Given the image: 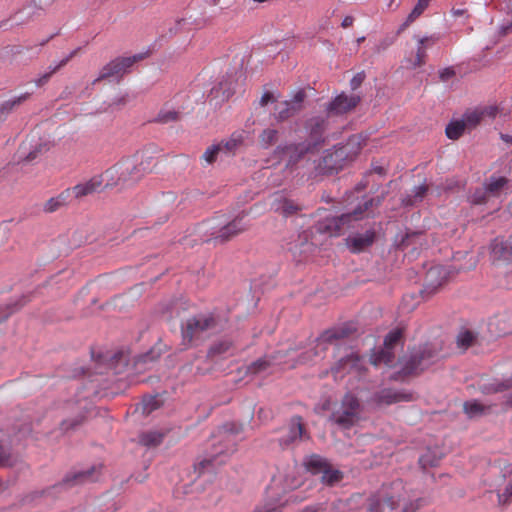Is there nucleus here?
I'll return each mask as SVG.
<instances>
[{
  "instance_id": "1",
  "label": "nucleus",
  "mask_w": 512,
  "mask_h": 512,
  "mask_svg": "<svg viewBox=\"0 0 512 512\" xmlns=\"http://www.w3.org/2000/svg\"><path fill=\"white\" fill-rule=\"evenodd\" d=\"M306 129L309 134L307 143L277 147L276 153L281 160H286V166L295 165L306 153H309L314 147L324 141L326 120L322 116L312 117L308 120Z\"/></svg>"
},
{
  "instance_id": "2",
  "label": "nucleus",
  "mask_w": 512,
  "mask_h": 512,
  "mask_svg": "<svg viewBox=\"0 0 512 512\" xmlns=\"http://www.w3.org/2000/svg\"><path fill=\"white\" fill-rule=\"evenodd\" d=\"M362 140L360 135H353L345 145L334 150H326L316 166L317 172L326 174L341 169L346 160L352 159L359 153Z\"/></svg>"
},
{
  "instance_id": "3",
  "label": "nucleus",
  "mask_w": 512,
  "mask_h": 512,
  "mask_svg": "<svg viewBox=\"0 0 512 512\" xmlns=\"http://www.w3.org/2000/svg\"><path fill=\"white\" fill-rule=\"evenodd\" d=\"M215 327V320L208 315H198L187 319L182 325V341L188 346L206 337L208 331Z\"/></svg>"
},
{
  "instance_id": "4",
  "label": "nucleus",
  "mask_w": 512,
  "mask_h": 512,
  "mask_svg": "<svg viewBox=\"0 0 512 512\" xmlns=\"http://www.w3.org/2000/svg\"><path fill=\"white\" fill-rule=\"evenodd\" d=\"M360 403L357 397L346 394L339 407L334 408L330 419L342 427H350L359 420Z\"/></svg>"
},
{
  "instance_id": "5",
  "label": "nucleus",
  "mask_w": 512,
  "mask_h": 512,
  "mask_svg": "<svg viewBox=\"0 0 512 512\" xmlns=\"http://www.w3.org/2000/svg\"><path fill=\"white\" fill-rule=\"evenodd\" d=\"M508 180L503 176H491L482 188H478L471 195L473 204H485L494 198H501L507 194Z\"/></svg>"
},
{
  "instance_id": "6",
  "label": "nucleus",
  "mask_w": 512,
  "mask_h": 512,
  "mask_svg": "<svg viewBox=\"0 0 512 512\" xmlns=\"http://www.w3.org/2000/svg\"><path fill=\"white\" fill-rule=\"evenodd\" d=\"M305 466L308 471L314 475H320V479L327 485H335L341 481L342 472L335 469L324 458L313 455L305 461Z\"/></svg>"
},
{
  "instance_id": "7",
  "label": "nucleus",
  "mask_w": 512,
  "mask_h": 512,
  "mask_svg": "<svg viewBox=\"0 0 512 512\" xmlns=\"http://www.w3.org/2000/svg\"><path fill=\"white\" fill-rule=\"evenodd\" d=\"M373 204V200L366 201L364 208L359 207L353 213L343 214L340 217L327 218L324 222L319 223L317 229L321 233H327L329 236H337L341 233L346 224L361 218L363 212Z\"/></svg>"
},
{
  "instance_id": "8",
  "label": "nucleus",
  "mask_w": 512,
  "mask_h": 512,
  "mask_svg": "<svg viewBox=\"0 0 512 512\" xmlns=\"http://www.w3.org/2000/svg\"><path fill=\"white\" fill-rule=\"evenodd\" d=\"M490 261L495 267L512 269V241L495 238L490 244Z\"/></svg>"
},
{
  "instance_id": "9",
  "label": "nucleus",
  "mask_w": 512,
  "mask_h": 512,
  "mask_svg": "<svg viewBox=\"0 0 512 512\" xmlns=\"http://www.w3.org/2000/svg\"><path fill=\"white\" fill-rule=\"evenodd\" d=\"M140 59V55H135L132 57H122L112 60L100 70L98 77L94 80V83L102 79L114 80L121 78L129 71L132 65Z\"/></svg>"
},
{
  "instance_id": "10",
  "label": "nucleus",
  "mask_w": 512,
  "mask_h": 512,
  "mask_svg": "<svg viewBox=\"0 0 512 512\" xmlns=\"http://www.w3.org/2000/svg\"><path fill=\"white\" fill-rule=\"evenodd\" d=\"M247 228V224L243 222V216H237L228 223H211L210 224V236L221 242L228 241L232 237L243 232Z\"/></svg>"
},
{
  "instance_id": "11",
  "label": "nucleus",
  "mask_w": 512,
  "mask_h": 512,
  "mask_svg": "<svg viewBox=\"0 0 512 512\" xmlns=\"http://www.w3.org/2000/svg\"><path fill=\"white\" fill-rule=\"evenodd\" d=\"M119 165L125 188L137 183L149 169L148 162L141 161L138 163L136 159L130 158L119 161Z\"/></svg>"
},
{
  "instance_id": "12",
  "label": "nucleus",
  "mask_w": 512,
  "mask_h": 512,
  "mask_svg": "<svg viewBox=\"0 0 512 512\" xmlns=\"http://www.w3.org/2000/svg\"><path fill=\"white\" fill-rule=\"evenodd\" d=\"M51 147V142L38 136L33 132L29 138L22 144L19 150V158L27 162L35 160L39 155L47 152Z\"/></svg>"
},
{
  "instance_id": "13",
  "label": "nucleus",
  "mask_w": 512,
  "mask_h": 512,
  "mask_svg": "<svg viewBox=\"0 0 512 512\" xmlns=\"http://www.w3.org/2000/svg\"><path fill=\"white\" fill-rule=\"evenodd\" d=\"M297 499L298 496L295 495H281L278 484L274 482L267 490L263 505L255 512H278L286 504Z\"/></svg>"
},
{
  "instance_id": "14",
  "label": "nucleus",
  "mask_w": 512,
  "mask_h": 512,
  "mask_svg": "<svg viewBox=\"0 0 512 512\" xmlns=\"http://www.w3.org/2000/svg\"><path fill=\"white\" fill-rule=\"evenodd\" d=\"M226 441L229 445L225 451L222 449H215L212 455L204 458L195 466V471L199 476L204 474L206 471L210 472L215 466L224 463L225 456L235 451V443L230 439L229 435L227 436Z\"/></svg>"
},
{
  "instance_id": "15",
  "label": "nucleus",
  "mask_w": 512,
  "mask_h": 512,
  "mask_svg": "<svg viewBox=\"0 0 512 512\" xmlns=\"http://www.w3.org/2000/svg\"><path fill=\"white\" fill-rule=\"evenodd\" d=\"M401 339V331L400 330H393L391 331L384 340V348L381 349L378 352H375L371 356V363L375 366L380 365L381 363H384L386 365H391L394 353L393 348L394 346L399 343Z\"/></svg>"
},
{
  "instance_id": "16",
  "label": "nucleus",
  "mask_w": 512,
  "mask_h": 512,
  "mask_svg": "<svg viewBox=\"0 0 512 512\" xmlns=\"http://www.w3.org/2000/svg\"><path fill=\"white\" fill-rule=\"evenodd\" d=\"M490 487L491 492H496L500 504H505L512 498V464L493 480Z\"/></svg>"
},
{
  "instance_id": "17",
  "label": "nucleus",
  "mask_w": 512,
  "mask_h": 512,
  "mask_svg": "<svg viewBox=\"0 0 512 512\" xmlns=\"http://www.w3.org/2000/svg\"><path fill=\"white\" fill-rule=\"evenodd\" d=\"M304 98L305 93L299 91L290 101L278 103L275 108L276 118L283 121L300 112L303 108Z\"/></svg>"
},
{
  "instance_id": "18",
  "label": "nucleus",
  "mask_w": 512,
  "mask_h": 512,
  "mask_svg": "<svg viewBox=\"0 0 512 512\" xmlns=\"http://www.w3.org/2000/svg\"><path fill=\"white\" fill-rule=\"evenodd\" d=\"M363 369V361L358 355L351 353L345 358L340 359L338 364L332 368V374L335 379L342 377L343 374L360 375Z\"/></svg>"
},
{
  "instance_id": "19",
  "label": "nucleus",
  "mask_w": 512,
  "mask_h": 512,
  "mask_svg": "<svg viewBox=\"0 0 512 512\" xmlns=\"http://www.w3.org/2000/svg\"><path fill=\"white\" fill-rule=\"evenodd\" d=\"M448 270L441 265L431 267L425 278V287L423 293L428 295L433 294L448 278Z\"/></svg>"
},
{
  "instance_id": "20",
  "label": "nucleus",
  "mask_w": 512,
  "mask_h": 512,
  "mask_svg": "<svg viewBox=\"0 0 512 512\" xmlns=\"http://www.w3.org/2000/svg\"><path fill=\"white\" fill-rule=\"evenodd\" d=\"M103 188V178L101 176H93L88 181L79 183L67 190L70 192L71 200L79 199L95 192H99Z\"/></svg>"
},
{
  "instance_id": "21",
  "label": "nucleus",
  "mask_w": 512,
  "mask_h": 512,
  "mask_svg": "<svg viewBox=\"0 0 512 512\" xmlns=\"http://www.w3.org/2000/svg\"><path fill=\"white\" fill-rule=\"evenodd\" d=\"M359 101L360 98L356 95L348 96L346 94H340L329 104L327 108L328 114H344L353 109Z\"/></svg>"
},
{
  "instance_id": "22",
  "label": "nucleus",
  "mask_w": 512,
  "mask_h": 512,
  "mask_svg": "<svg viewBox=\"0 0 512 512\" xmlns=\"http://www.w3.org/2000/svg\"><path fill=\"white\" fill-rule=\"evenodd\" d=\"M440 39L439 35L433 34L417 39V51L413 59H409L410 67L416 68L425 63L426 51L435 45Z\"/></svg>"
},
{
  "instance_id": "23",
  "label": "nucleus",
  "mask_w": 512,
  "mask_h": 512,
  "mask_svg": "<svg viewBox=\"0 0 512 512\" xmlns=\"http://www.w3.org/2000/svg\"><path fill=\"white\" fill-rule=\"evenodd\" d=\"M498 113V108L495 106L486 107L483 109L468 110L462 119L468 130L475 128L485 116L495 117Z\"/></svg>"
},
{
  "instance_id": "24",
  "label": "nucleus",
  "mask_w": 512,
  "mask_h": 512,
  "mask_svg": "<svg viewBox=\"0 0 512 512\" xmlns=\"http://www.w3.org/2000/svg\"><path fill=\"white\" fill-rule=\"evenodd\" d=\"M374 238L375 232L373 230H367L364 233L350 235L346 239V243L352 252L358 253L369 247L373 243Z\"/></svg>"
},
{
  "instance_id": "25",
  "label": "nucleus",
  "mask_w": 512,
  "mask_h": 512,
  "mask_svg": "<svg viewBox=\"0 0 512 512\" xmlns=\"http://www.w3.org/2000/svg\"><path fill=\"white\" fill-rule=\"evenodd\" d=\"M434 358H436V355L427 350L414 354L409 363L404 367V371L405 373H414L419 370H424L434 362Z\"/></svg>"
},
{
  "instance_id": "26",
  "label": "nucleus",
  "mask_w": 512,
  "mask_h": 512,
  "mask_svg": "<svg viewBox=\"0 0 512 512\" xmlns=\"http://www.w3.org/2000/svg\"><path fill=\"white\" fill-rule=\"evenodd\" d=\"M100 468L101 466H93L90 469L75 472L72 476H67L64 482L66 485H73L95 481L100 474Z\"/></svg>"
},
{
  "instance_id": "27",
  "label": "nucleus",
  "mask_w": 512,
  "mask_h": 512,
  "mask_svg": "<svg viewBox=\"0 0 512 512\" xmlns=\"http://www.w3.org/2000/svg\"><path fill=\"white\" fill-rule=\"evenodd\" d=\"M103 178V187L105 188H114L120 187L125 188L124 183L122 182L121 169L119 162L114 166L108 168L102 175Z\"/></svg>"
},
{
  "instance_id": "28",
  "label": "nucleus",
  "mask_w": 512,
  "mask_h": 512,
  "mask_svg": "<svg viewBox=\"0 0 512 512\" xmlns=\"http://www.w3.org/2000/svg\"><path fill=\"white\" fill-rule=\"evenodd\" d=\"M408 399V395L390 389H384L374 396L377 405H390Z\"/></svg>"
},
{
  "instance_id": "29",
  "label": "nucleus",
  "mask_w": 512,
  "mask_h": 512,
  "mask_svg": "<svg viewBox=\"0 0 512 512\" xmlns=\"http://www.w3.org/2000/svg\"><path fill=\"white\" fill-rule=\"evenodd\" d=\"M79 49H75L73 51H71L66 57H64L62 60H60L59 62L55 63V64H52L48 67V71L41 74L37 79H35V84L37 86H42L44 85L45 83L48 82V80L50 79V77L55 73L57 72L59 69H61L62 67H64L77 53H78Z\"/></svg>"
},
{
  "instance_id": "30",
  "label": "nucleus",
  "mask_w": 512,
  "mask_h": 512,
  "mask_svg": "<svg viewBox=\"0 0 512 512\" xmlns=\"http://www.w3.org/2000/svg\"><path fill=\"white\" fill-rule=\"evenodd\" d=\"M272 207L276 212L285 217L293 215L299 210V206L296 203L281 196L274 199Z\"/></svg>"
},
{
  "instance_id": "31",
  "label": "nucleus",
  "mask_w": 512,
  "mask_h": 512,
  "mask_svg": "<svg viewBox=\"0 0 512 512\" xmlns=\"http://www.w3.org/2000/svg\"><path fill=\"white\" fill-rule=\"evenodd\" d=\"M70 192L66 189L62 191L59 195L50 198L44 205V210L46 212H54L61 207L66 206L71 202Z\"/></svg>"
},
{
  "instance_id": "32",
  "label": "nucleus",
  "mask_w": 512,
  "mask_h": 512,
  "mask_svg": "<svg viewBox=\"0 0 512 512\" xmlns=\"http://www.w3.org/2000/svg\"><path fill=\"white\" fill-rule=\"evenodd\" d=\"M235 91V84L232 81H221L217 86L211 89V96L220 98L221 101L227 100Z\"/></svg>"
},
{
  "instance_id": "33",
  "label": "nucleus",
  "mask_w": 512,
  "mask_h": 512,
  "mask_svg": "<svg viewBox=\"0 0 512 512\" xmlns=\"http://www.w3.org/2000/svg\"><path fill=\"white\" fill-rule=\"evenodd\" d=\"M491 405L484 404L478 400H471L464 403V411L470 418H476L488 413Z\"/></svg>"
},
{
  "instance_id": "34",
  "label": "nucleus",
  "mask_w": 512,
  "mask_h": 512,
  "mask_svg": "<svg viewBox=\"0 0 512 512\" xmlns=\"http://www.w3.org/2000/svg\"><path fill=\"white\" fill-rule=\"evenodd\" d=\"M303 435V425L301 423L300 417H295L292 419L288 437L286 439L280 440V445H289L294 443L297 439H300Z\"/></svg>"
},
{
  "instance_id": "35",
  "label": "nucleus",
  "mask_w": 512,
  "mask_h": 512,
  "mask_svg": "<svg viewBox=\"0 0 512 512\" xmlns=\"http://www.w3.org/2000/svg\"><path fill=\"white\" fill-rule=\"evenodd\" d=\"M231 351L232 343L228 340H221L210 347L208 357L211 359L224 357L226 355H229Z\"/></svg>"
},
{
  "instance_id": "36",
  "label": "nucleus",
  "mask_w": 512,
  "mask_h": 512,
  "mask_svg": "<svg viewBox=\"0 0 512 512\" xmlns=\"http://www.w3.org/2000/svg\"><path fill=\"white\" fill-rule=\"evenodd\" d=\"M467 129L463 119L453 120L446 127V135L449 139H458Z\"/></svg>"
},
{
  "instance_id": "37",
  "label": "nucleus",
  "mask_w": 512,
  "mask_h": 512,
  "mask_svg": "<svg viewBox=\"0 0 512 512\" xmlns=\"http://www.w3.org/2000/svg\"><path fill=\"white\" fill-rule=\"evenodd\" d=\"M163 437L164 435L159 431H150L140 435L139 441L144 446L154 447L162 442Z\"/></svg>"
},
{
  "instance_id": "38",
  "label": "nucleus",
  "mask_w": 512,
  "mask_h": 512,
  "mask_svg": "<svg viewBox=\"0 0 512 512\" xmlns=\"http://www.w3.org/2000/svg\"><path fill=\"white\" fill-rule=\"evenodd\" d=\"M312 245H315L314 242L311 244L308 243L307 232H303V235H299V239L296 243L292 244L289 248L294 254H302L310 251Z\"/></svg>"
},
{
  "instance_id": "39",
  "label": "nucleus",
  "mask_w": 512,
  "mask_h": 512,
  "mask_svg": "<svg viewBox=\"0 0 512 512\" xmlns=\"http://www.w3.org/2000/svg\"><path fill=\"white\" fill-rule=\"evenodd\" d=\"M430 1L431 0H417L416 5L407 17L406 24L408 25L414 22L425 11Z\"/></svg>"
},
{
  "instance_id": "40",
  "label": "nucleus",
  "mask_w": 512,
  "mask_h": 512,
  "mask_svg": "<svg viewBox=\"0 0 512 512\" xmlns=\"http://www.w3.org/2000/svg\"><path fill=\"white\" fill-rule=\"evenodd\" d=\"M341 335L336 331H326L317 340V347L322 350L326 348L327 344H332Z\"/></svg>"
},
{
  "instance_id": "41",
  "label": "nucleus",
  "mask_w": 512,
  "mask_h": 512,
  "mask_svg": "<svg viewBox=\"0 0 512 512\" xmlns=\"http://www.w3.org/2000/svg\"><path fill=\"white\" fill-rule=\"evenodd\" d=\"M278 132L275 129H265L260 135V143L264 148L272 145L277 139Z\"/></svg>"
},
{
  "instance_id": "42",
  "label": "nucleus",
  "mask_w": 512,
  "mask_h": 512,
  "mask_svg": "<svg viewBox=\"0 0 512 512\" xmlns=\"http://www.w3.org/2000/svg\"><path fill=\"white\" fill-rule=\"evenodd\" d=\"M241 137L240 136H233L229 140L225 142L218 143L219 146H222L221 152L225 154H230L234 152L237 147L241 144Z\"/></svg>"
},
{
  "instance_id": "43",
  "label": "nucleus",
  "mask_w": 512,
  "mask_h": 512,
  "mask_svg": "<svg viewBox=\"0 0 512 512\" xmlns=\"http://www.w3.org/2000/svg\"><path fill=\"white\" fill-rule=\"evenodd\" d=\"M512 387V381L506 380L504 382H495L483 387L484 393H497L507 390Z\"/></svg>"
},
{
  "instance_id": "44",
  "label": "nucleus",
  "mask_w": 512,
  "mask_h": 512,
  "mask_svg": "<svg viewBox=\"0 0 512 512\" xmlns=\"http://www.w3.org/2000/svg\"><path fill=\"white\" fill-rule=\"evenodd\" d=\"M475 340V335L471 331H462L457 337V344L462 349L470 347Z\"/></svg>"
},
{
  "instance_id": "45",
  "label": "nucleus",
  "mask_w": 512,
  "mask_h": 512,
  "mask_svg": "<svg viewBox=\"0 0 512 512\" xmlns=\"http://www.w3.org/2000/svg\"><path fill=\"white\" fill-rule=\"evenodd\" d=\"M159 405L160 401L156 396L145 397L141 403L142 413L149 414L155 409H157Z\"/></svg>"
},
{
  "instance_id": "46",
  "label": "nucleus",
  "mask_w": 512,
  "mask_h": 512,
  "mask_svg": "<svg viewBox=\"0 0 512 512\" xmlns=\"http://www.w3.org/2000/svg\"><path fill=\"white\" fill-rule=\"evenodd\" d=\"M18 462V457L12 455L7 449L0 446V466L12 467Z\"/></svg>"
},
{
  "instance_id": "47",
  "label": "nucleus",
  "mask_w": 512,
  "mask_h": 512,
  "mask_svg": "<svg viewBox=\"0 0 512 512\" xmlns=\"http://www.w3.org/2000/svg\"><path fill=\"white\" fill-rule=\"evenodd\" d=\"M28 97V94H23L18 97H14L12 99H9L5 102H3L0 106V112L1 113H8L11 111L15 106L21 104L23 101H25Z\"/></svg>"
},
{
  "instance_id": "48",
  "label": "nucleus",
  "mask_w": 512,
  "mask_h": 512,
  "mask_svg": "<svg viewBox=\"0 0 512 512\" xmlns=\"http://www.w3.org/2000/svg\"><path fill=\"white\" fill-rule=\"evenodd\" d=\"M440 460V456L432 453L431 451H427L419 458V463L423 468L433 467L438 464Z\"/></svg>"
},
{
  "instance_id": "49",
  "label": "nucleus",
  "mask_w": 512,
  "mask_h": 512,
  "mask_svg": "<svg viewBox=\"0 0 512 512\" xmlns=\"http://www.w3.org/2000/svg\"><path fill=\"white\" fill-rule=\"evenodd\" d=\"M222 146H219L218 144H213L210 147L206 149V151L203 153L202 158L205 160L207 164L213 163L217 156L222 153L221 152Z\"/></svg>"
},
{
  "instance_id": "50",
  "label": "nucleus",
  "mask_w": 512,
  "mask_h": 512,
  "mask_svg": "<svg viewBox=\"0 0 512 512\" xmlns=\"http://www.w3.org/2000/svg\"><path fill=\"white\" fill-rule=\"evenodd\" d=\"M270 364H271L270 360H268L266 358L259 359V360L255 361V362H253L248 367V371L251 374H257V373H260V372H263V371L267 370V368L270 366Z\"/></svg>"
},
{
  "instance_id": "51",
  "label": "nucleus",
  "mask_w": 512,
  "mask_h": 512,
  "mask_svg": "<svg viewBox=\"0 0 512 512\" xmlns=\"http://www.w3.org/2000/svg\"><path fill=\"white\" fill-rule=\"evenodd\" d=\"M178 113L172 110H162L157 116V121L160 123H168L178 119Z\"/></svg>"
},
{
  "instance_id": "52",
  "label": "nucleus",
  "mask_w": 512,
  "mask_h": 512,
  "mask_svg": "<svg viewBox=\"0 0 512 512\" xmlns=\"http://www.w3.org/2000/svg\"><path fill=\"white\" fill-rule=\"evenodd\" d=\"M427 191V187L425 185H420L414 189V200H408L407 204L412 205L416 201L421 200L424 194Z\"/></svg>"
},
{
  "instance_id": "53",
  "label": "nucleus",
  "mask_w": 512,
  "mask_h": 512,
  "mask_svg": "<svg viewBox=\"0 0 512 512\" xmlns=\"http://www.w3.org/2000/svg\"><path fill=\"white\" fill-rule=\"evenodd\" d=\"M365 78L364 73L356 74L350 81V86L353 90L357 89L363 82Z\"/></svg>"
},
{
  "instance_id": "54",
  "label": "nucleus",
  "mask_w": 512,
  "mask_h": 512,
  "mask_svg": "<svg viewBox=\"0 0 512 512\" xmlns=\"http://www.w3.org/2000/svg\"><path fill=\"white\" fill-rule=\"evenodd\" d=\"M301 480L300 479H293L290 481V478L287 477L285 479V485H286V488L289 489V490H293V489H296L298 488L300 485H301Z\"/></svg>"
},
{
  "instance_id": "55",
  "label": "nucleus",
  "mask_w": 512,
  "mask_h": 512,
  "mask_svg": "<svg viewBox=\"0 0 512 512\" xmlns=\"http://www.w3.org/2000/svg\"><path fill=\"white\" fill-rule=\"evenodd\" d=\"M175 491L177 494L184 495L190 494L192 492L188 484H177Z\"/></svg>"
},
{
  "instance_id": "56",
  "label": "nucleus",
  "mask_w": 512,
  "mask_h": 512,
  "mask_svg": "<svg viewBox=\"0 0 512 512\" xmlns=\"http://www.w3.org/2000/svg\"><path fill=\"white\" fill-rule=\"evenodd\" d=\"M273 99V96L271 93L267 92L265 94H263V96L261 97L260 99V105L261 106H265L266 104H268L270 101H272Z\"/></svg>"
},
{
  "instance_id": "57",
  "label": "nucleus",
  "mask_w": 512,
  "mask_h": 512,
  "mask_svg": "<svg viewBox=\"0 0 512 512\" xmlns=\"http://www.w3.org/2000/svg\"><path fill=\"white\" fill-rule=\"evenodd\" d=\"M454 74L453 70L451 69H444L441 73H440V77L442 80H448L450 77H452Z\"/></svg>"
},
{
  "instance_id": "58",
  "label": "nucleus",
  "mask_w": 512,
  "mask_h": 512,
  "mask_svg": "<svg viewBox=\"0 0 512 512\" xmlns=\"http://www.w3.org/2000/svg\"><path fill=\"white\" fill-rule=\"evenodd\" d=\"M353 21H354V19H353L352 16H346L343 19L341 25H342L343 28H348V27H350L353 24Z\"/></svg>"
},
{
  "instance_id": "59",
  "label": "nucleus",
  "mask_w": 512,
  "mask_h": 512,
  "mask_svg": "<svg viewBox=\"0 0 512 512\" xmlns=\"http://www.w3.org/2000/svg\"><path fill=\"white\" fill-rule=\"evenodd\" d=\"M78 423H80V420H76L74 421L73 423H68V421H64L62 423V426H63V429L64 430H68L69 428H72L74 427L75 425H77Z\"/></svg>"
},
{
  "instance_id": "60",
  "label": "nucleus",
  "mask_w": 512,
  "mask_h": 512,
  "mask_svg": "<svg viewBox=\"0 0 512 512\" xmlns=\"http://www.w3.org/2000/svg\"><path fill=\"white\" fill-rule=\"evenodd\" d=\"M127 96H121L119 99H117L114 103L116 105H122V104H125L127 102V99H126Z\"/></svg>"
},
{
  "instance_id": "61",
  "label": "nucleus",
  "mask_w": 512,
  "mask_h": 512,
  "mask_svg": "<svg viewBox=\"0 0 512 512\" xmlns=\"http://www.w3.org/2000/svg\"><path fill=\"white\" fill-rule=\"evenodd\" d=\"M452 12L454 16H461L464 14V10L462 9H454Z\"/></svg>"
},
{
  "instance_id": "62",
  "label": "nucleus",
  "mask_w": 512,
  "mask_h": 512,
  "mask_svg": "<svg viewBox=\"0 0 512 512\" xmlns=\"http://www.w3.org/2000/svg\"><path fill=\"white\" fill-rule=\"evenodd\" d=\"M303 512H316V510L313 508H307Z\"/></svg>"
},
{
  "instance_id": "63",
  "label": "nucleus",
  "mask_w": 512,
  "mask_h": 512,
  "mask_svg": "<svg viewBox=\"0 0 512 512\" xmlns=\"http://www.w3.org/2000/svg\"><path fill=\"white\" fill-rule=\"evenodd\" d=\"M506 404H510V405H512V397H508V398L506 399Z\"/></svg>"
},
{
  "instance_id": "64",
  "label": "nucleus",
  "mask_w": 512,
  "mask_h": 512,
  "mask_svg": "<svg viewBox=\"0 0 512 512\" xmlns=\"http://www.w3.org/2000/svg\"><path fill=\"white\" fill-rule=\"evenodd\" d=\"M502 138L505 140V141H511V138L509 136H502Z\"/></svg>"
}]
</instances>
